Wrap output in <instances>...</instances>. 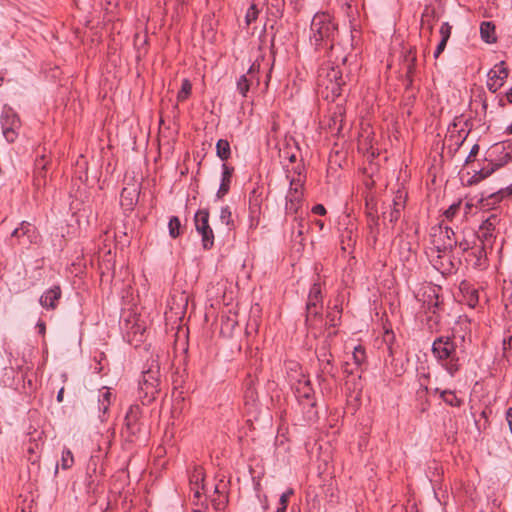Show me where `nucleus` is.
I'll use <instances>...</instances> for the list:
<instances>
[{
  "label": "nucleus",
  "mask_w": 512,
  "mask_h": 512,
  "mask_svg": "<svg viewBox=\"0 0 512 512\" xmlns=\"http://www.w3.org/2000/svg\"><path fill=\"white\" fill-rule=\"evenodd\" d=\"M219 219L221 223L225 224L228 229L233 225L232 211L228 205H225L220 210Z\"/></svg>",
  "instance_id": "37"
},
{
  "label": "nucleus",
  "mask_w": 512,
  "mask_h": 512,
  "mask_svg": "<svg viewBox=\"0 0 512 512\" xmlns=\"http://www.w3.org/2000/svg\"><path fill=\"white\" fill-rule=\"evenodd\" d=\"M467 136L468 132L464 130H460L457 132L451 131L447 138V141L449 142V148L451 149L452 147H454V151L456 152L463 145Z\"/></svg>",
  "instance_id": "27"
},
{
  "label": "nucleus",
  "mask_w": 512,
  "mask_h": 512,
  "mask_svg": "<svg viewBox=\"0 0 512 512\" xmlns=\"http://www.w3.org/2000/svg\"><path fill=\"white\" fill-rule=\"evenodd\" d=\"M138 390H139V397H141V394H142V392H143V387H142V386H140Z\"/></svg>",
  "instance_id": "64"
},
{
  "label": "nucleus",
  "mask_w": 512,
  "mask_h": 512,
  "mask_svg": "<svg viewBox=\"0 0 512 512\" xmlns=\"http://www.w3.org/2000/svg\"><path fill=\"white\" fill-rule=\"evenodd\" d=\"M288 370V381L291 384H310L301 372V367L296 362H289L286 366Z\"/></svg>",
  "instance_id": "25"
},
{
  "label": "nucleus",
  "mask_w": 512,
  "mask_h": 512,
  "mask_svg": "<svg viewBox=\"0 0 512 512\" xmlns=\"http://www.w3.org/2000/svg\"><path fill=\"white\" fill-rule=\"evenodd\" d=\"M374 132L369 123H361V131L358 135V151L368 152L372 148Z\"/></svg>",
  "instance_id": "17"
},
{
  "label": "nucleus",
  "mask_w": 512,
  "mask_h": 512,
  "mask_svg": "<svg viewBox=\"0 0 512 512\" xmlns=\"http://www.w3.org/2000/svg\"><path fill=\"white\" fill-rule=\"evenodd\" d=\"M160 381L161 372L158 356H152L151 359L148 360L143 367L142 380L139 382V384H153L154 382L158 383Z\"/></svg>",
  "instance_id": "14"
},
{
  "label": "nucleus",
  "mask_w": 512,
  "mask_h": 512,
  "mask_svg": "<svg viewBox=\"0 0 512 512\" xmlns=\"http://www.w3.org/2000/svg\"><path fill=\"white\" fill-rule=\"evenodd\" d=\"M138 194L135 189L123 188L120 194L121 204L128 206L130 209L137 201Z\"/></svg>",
  "instance_id": "31"
},
{
  "label": "nucleus",
  "mask_w": 512,
  "mask_h": 512,
  "mask_svg": "<svg viewBox=\"0 0 512 512\" xmlns=\"http://www.w3.org/2000/svg\"><path fill=\"white\" fill-rule=\"evenodd\" d=\"M303 166L298 165L294 168V173L297 176L290 178V188L286 195V213L296 214L301 207L303 199V184L305 176L303 175Z\"/></svg>",
  "instance_id": "4"
},
{
  "label": "nucleus",
  "mask_w": 512,
  "mask_h": 512,
  "mask_svg": "<svg viewBox=\"0 0 512 512\" xmlns=\"http://www.w3.org/2000/svg\"><path fill=\"white\" fill-rule=\"evenodd\" d=\"M488 250L491 248L477 242V244L465 254L466 262L475 269L483 270L488 266Z\"/></svg>",
  "instance_id": "10"
},
{
  "label": "nucleus",
  "mask_w": 512,
  "mask_h": 512,
  "mask_svg": "<svg viewBox=\"0 0 512 512\" xmlns=\"http://www.w3.org/2000/svg\"><path fill=\"white\" fill-rule=\"evenodd\" d=\"M504 133L507 135H512V123L506 127Z\"/></svg>",
  "instance_id": "56"
},
{
  "label": "nucleus",
  "mask_w": 512,
  "mask_h": 512,
  "mask_svg": "<svg viewBox=\"0 0 512 512\" xmlns=\"http://www.w3.org/2000/svg\"><path fill=\"white\" fill-rule=\"evenodd\" d=\"M95 360L97 361V366L95 367V369L98 372L103 371L105 367L108 365V360L104 352H99V354L95 356Z\"/></svg>",
  "instance_id": "45"
},
{
  "label": "nucleus",
  "mask_w": 512,
  "mask_h": 512,
  "mask_svg": "<svg viewBox=\"0 0 512 512\" xmlns=\"http://www.w3.org/2000/svg\"><path fill=\"white\" fill-rule=\"evenodd\" d=\"M251 85L248 76L242 75L237 81V90L243 97H246Z\"/></svg>",
  "instance_id": "40"
},
{
  "label": "nucleus",
  "mask_w": 512,
  "mask_h": 512,
  "mask_svg": "<svg viewBox=\"0 0 512 512\" xmlns=\"http://www.w3.org/2000/svg\"><path fill=\"white\" fill-rule=\"evenodd\" d=\"M316 224H317L321 229H322V228H323V226H324V223H323V221H321V220H317V221H316Z\"/></svg>",
  "instance_id": "63"
},
{
  "label": "nucleus",
  "mask_w": 512,
  "mask_h": 512,
  "mask_svg": "<svg viewBox=\"0 0 512 512\" xmlns=\"http://www.w3.org/2000/svg\"><path fill=\"white\" fill-rule=\"evenodd\" d=\"M153 396H148V392H145V400L142 401L143 404H148L152 401Z\"/></svg>",
  "instance_id": "55"
},
{
  "label": "nucleus",
  "mask_w": 512,
  "mask_h": 512,
  "mask_svg": "<svg viewBox=\"0 0 512 512\" xmlns=\"http://www.w3.org/2000/svg\"><path fill=\"white\" fill-rule=\"evenodd\" d=\"M312 212L316 215L324 216L327 211L326 208L322 204H316L312 207Z\"/></svg>",
  "instance_id": "48"
},
{
  "label": "nucleus",
  "mask_w": 512,
  "mask_h": 512,
  "mask_svg": "<svg viewBox=\"0 0 512 512\" xmlns=\"http://www.w3.org/2000/svg\"><path fill=\"white\" fill-rule=\"evenodd\" d=\"M136 420H137V416L134 414L133 409L130 408L129 412L126 414L125 422H126L127 429L131 433H135V431H136V427H135Z\"/></svg>",
  "instance_id": "44"
},
{
  "label": "nucleus",
  "mask_w": 512,
  "mask_h": 512,
  "mask_svg": "<svg viewBox=\"0 0 512 512\" xmlns=\"http://www.w3.org/2000/svg\"><path fill=\"white\" fill-rule=\"evenodd\" d=\"M259 71H260V64L253 63L250 68L248 69L247 73L245 75L248 76L249 82L253 85L254 83L256 85L259 84Z\"/></svg>",
  "instance_id": "39"
},
{
  "label": "nucleus",
  "mask_w": 512,
  "mask_h": 512,
  "mask_svg": "<svg viewBox=\"0 0 512 512\" xmlns=\"http://www.w3.org/2000/svg\"><path fill=\"white\" fill-rule=\"evenodd\" d=\"M63 394H64V387H61V389L57 393V401L58 402L63 401Z\"/></svg>",
  "instance_id": "53"
},
{
  "label": "nucleus",
  "mask_w": 512,
  "mask_h": 512,
  "mask_svg": "<svg viewBox=\"0 0 512 512\" xmlns=\"http://www.w3.org/2000/svg\"><path fill=\"white\" fill-rule=\"evenodd\" d=\"M169 235L176 239L181 235V222L177 216H172L168 223Z\"/></svg>",
  "instance_id": "35"
},
{
  "label": "nucleus",
  "mask_w": 512,
  "mask_h": 512,
  "mask_svg": "<svg viewBox=\"0 0 512 512\" xmlns=\"http://www.w3.org/2000/svg\"><path fill=\"white\" fill-rule=\"evenodd\" d=\"M435 393H439L440 397L450 406L459 407L462 404V399L459 398L454 391L440 390L438 387L434 389Z\"/></svg>",
  "instance_id": "29"
},
{
  "label": "nucleus",
  "mask_w": 512,
  "mask_h": 512,
  "mask_svg": "<svg viewBox=\"0 0 512 512\" xmlns=\"http://www.w3.org/2000/svg\"><path fill=\"white\" fill-rule=\"evenodd\" d=\"M460 207H461V200H459L458 202L456 203H453L451 204L448 209L445 210L444 212V217L448 220V221H452L453 218L456 216V214L459 212L460 210Z\"/></svg>",
  "instance_id": "43"
},
{
  "label": "nucleus",
  "mask_w": 512,
  "mask_h": 512,
  "mask_svg": "<svg viewBox=\"0 0 512 512\" xmlns=\"http://www.w3.org/2000/svg\"><path fill=\"white\" fill-rule=\"evenodd\" d=\"M451 30H452V27L449 25L448 22L442 23L440 30H439V33L441 35V40L448 42V40L451 36Z\"/></svg>",
  "instance_id": "46"
},
{
  "label": "nucleus",
  "mask_w": 512,
  "mask_h": 512,
  "mask_svg": "<svg viewBox=\"0 0 512 512\" xmlns=\"http://www.w3.org/2000/svg\"><path fill=\"white\" fill-rule=\"evenodd\" d=\"M2 132L8 142H14L17 137L16 129L19 127V119L11 110L3 112L1 118Z\"/></svg>",
  "instance_id": "13"
},
{
  "label": "nucleus",
  "mask_w": 512,
  "mask_h": 512,
  "mask_svg": "<svg viewBox=\"0 0 512 512\" xmlns=\"http://www.w3.org/2000/svg\"><path fill=\"white\" fill-rule=\"evenodd\" d=\"M259 9L255 3H252L249 8L247 9L246 15H245V21L247 25H250L254 21L257 20L259 15Z\"/></svg>",
  "instance_id": "41"
},
{
  "label": "nucleus",
  "mask_w": 512,
  "mask_h": 512,
  "mask_svg": "<svg viewBox=\"0 0 512 512\" xmlns=\"http://www.w3.org/2000/svg\"><path fill=\"white\" fill-rule=\"evenodd\" d=\"M216 154L222 161H226L231 157L230 143L226 139H219L217 141Z\"/></svg>",
  "instance_id": "32"
},
{
  "label": "nucleus",
  "mask_w": 512,
  "mask_h": 512,
  "mask_svg": "<svg viewBox=\"0 0 512 512\" xmlns=\"http://www.w3.org/2000/svg\"><path fill=\"white\" fill-rule=\"evenodd\" d=\"M349 217H350V216H349V214H346V215L343 217V219H342L343 224H347V223H348V221H349Z\"/></svg>",
  "instance_id": "60"
},
{
  "label": "nucleus",
  "mask_w": 512,
  "mask_h": 512,
  "mask_svg": "<svg viewBox=\"0 0 512 512\" xmlns=\"http://www.w3.org/2000/svg\"><path fill=\"white\" fill-rule=\"evenodd\" d=\"M318 85L319 86L326 85L325 80L322 78V74L321 73L318 76Z\"/></svg>",
  "instance_id": "57"
},
{
  "label": "nucleus",
  "mask_w": 512,
  "mask_h": 512,
  "mask_svg": "<svg viewBox=\"0 0 512 512\" xmlns=\"http://www.w3.org/2000/svg\"><path fill=\"white\" fill-rule=\"evenodd\" d=\"M62 292L59 286H54L47 291H45L40 299L39 302L41 306L45 309H55L58 305V301L61 298Z\"/></svg>",
  "instance_id": "19"
},
{
  "label": "nucleus",
  "mask_w": 512,
  "mask_h": 512,
  "mask_svg": "<svg viewBox=\"0 0 512 512\" xmlns=\"http://www.w3.org/2000/svg\"><path fill=\"white\" fill-rule=\"evenodd\" d=\"M505 97L509 103H512V87L506 92Z\"/></svg>",
  "instance_id": "54"
},
{
  "label": "nucleus",
  "mask_w": 512,
  "mask_h": 512,
  "mask_svg": "<svg viewBox=\"0 0 512 512\" xmlns=\"http://www.w3.org/2000/svg\"><path fill=\"white\" fill-rule=\"evenodd\" d=\"M336 87H338V83L330 81V88L332 92H335Z\"/></svg>",
  "instance_id": "58"
},
{
  "label": "nucleus",
  "mask_w": 512,
  "mask_h": 512,
  "mask_svg": "<svg viewBox=\"0 0 512 512\" xmlns=\"http://www.w3.org/2000/svg\"><path fill=\"white\" fill-rule=\"evenodd\" d=\"M439 235L442 239V243L436 245L437 253L445 254L447 252H454L457 249L458 236L455 234L452 228L440 224Z\"/></svg>",
  "instance_id": "11"
},
{
  "label": "nucleus",
  "mask_w": 512,
  "mask_h": 512,
  "mask_svg": "<svg viewBox=\"0 0 512 512\" xmlns=\"http://www.w3.org/2000/svg\"><path fill=\"white\" fill-rule=\"evenodd\" d=\"M74 463V457L70 449L64 448L61 456V467L66 470L72 467Z\"/></svg>",
  "instance_id": "38"
},
{
  "label": "nucleus",
  "mask_w": 512,
  "mask_h": 512,
  "mask_svg": "<svg viewBox=\"0 0 512 512\" xmlns=\"http://www.w3.org/2000/svg\"><path fill=\"white\" fill-rule=\"evenodd\" d=\"M323 309L322 290L319 283L315 282L310 288L306 303L308 316H317Z\"/></svg>",
  "instance_id": "12"
},
{
  "label": "nucleus",
  "mask_w": 512,
  "mask_h": 512,
  "mask_svg": "<svg viewBox=\"0 0 512 512\" xmlns=\"http://www.w3.org/2000/svg\"><path fill=\"white\" fill-rule=\"evenodd\" d=\"M192 84L188 79H183L181 83V89L177 94V100L179 102L185 101L191 94Z\"/></svg>",
  "instance_id": "36"
},
{
  "label": "nucleus",
  "mask_w": 512,
  "mask_h": 512,
  "mask_svg": "<svg viewBox=\"0 0 512 512\" xmlns=\"http://www.w3.org/2000/svg\"><path fill=\"white\" fill-rule=\"evenodd\" d=\"M331 74H332L333 78H335V79H336V78H337L338 71H337V70H335L334 68H332V69H331Z\"/></svg>",
  "instance_id": "62"
},
{
  "label": "nucleus",
  "mask_w": 512,
  "mask_h": 512,
  "mask_svg": "<svg viewBox=\"0 0 512 512\" xmlns=\"http://www.w3.org/2000/svg\"><path fill=\"white\" fill-rule=\"evenodd\" d=\"M395 343V334L392 329L384 328V332L382 335V344L385 346V349L389 356H393V346Z\"/></svg>",
  "instance_id": "33"
},
{
  "label": "nucleus",
  "mask_w": 512,
  "mask_h": 512,
  "mask_svg": "<svg viewBox=\"0 0 512 512\" xmlns=\"http://www.w3.org/2000/svg\"><path fill=\"white\" fill-rule=\"evenodd\" d=\"M480 147L478 144H474L469 152L468 157L465 160V163H469L473 157H475L479 153Z\"/></svg>",
  "instance_id": "47"
},
{
  "label": "nucleus",
  "mask_w": 512,
  "mask_h": 512,
  "mask_svg": "<svg viewBox=\"0 0 512 512\" xmlns=\"http://www.w3.org/2000/svg\"><path fill=\"white\" fill-rule=\"evenodd\" d=\"M432 352L443 362L450 375H454L460 368L459 351L454 337L440 336L433 341Z\"/></svg>",
  "instance_id": "1"
},
{
  "label": "nucleus",
  "mask_w": 512,
  "mask_h": 512,
  "mask_svg": "<svg viewBox=\"0 0 512 512\" xmlns=\"http://www.w3.org/2000/svg\"><path fill=\"white\" fill-rule=\"evenodd\" d=\"M509 70L504 61H500L491 68L487 74V88L490 92L496 93L506 82Z\"/></svg>",
  "instance_id": "9"
},
{
  "label": "nucleus",
  "mask_w": 512,
  "mask_h": 512,
  "mask_svg": "<svg viewBox=\"0 0 512 512\" xmlns=\"http://www.w3.org/2000/svg\"><path fill=\"white\" fill-rule=\"evenodd\" d=\"M423 309L425 319L423 320L431 332H437L441 328L442 323V301L435 287L428 286L423 293Z\"/></svg>",
  "instance_id": "2"
},
{
  "label": "nucleus",
  "mask_w": 512,
  "mask_h": 512,
  "mask_svg": "<svg viewBox=\"0 0 512 512\" xmlns=\"http://www.w3.org/2000/svg\"><path fill=\"white\" fill-rule=\"evenodd\" d=\"M11 236L17 238L19 244L22 245L33 243L37 239L35 227L26 221H23L19 227L15 228Z\"/></svg>",
  "instance_id": "15"
},
{
  "label": "nucleus",
  "mask_w": 512,
  "mask_h": 512,
  "mask_svg": "<svg viewBox=\"0 0 512 512\" xmlns=\"http://www.w3.org/2000/svg\"><path fill=\"white\" fill-rule=\"evenodd\" d=\"M234 172V168L228 166L227 164L222 165V175H221V183L219 189L216 193V198H223L230 190L232 175Z\"/></svg>",
  "instance_id": "21"
},
{
  "label": "nucleus",
  "mask_w": 512,
  "mask_h": 512,
  "mask_svg": "<svg viewBox=\"0 0 512 512\" xmlns=\"http://www.w3.org/2000/svg\"><path fill=\"white\" fill-rule=\"evenodd\" d=\"M500 222L497 214H490L485 220L482 221L478 230L475 233L477 241L489 248H493L496 240V227Z\"/></svg>",
  "instance_id": "8"
},
{
  "label": "nucleus",
  "mask_w": 512,
  "mask_h": 512,
  "mask_svg": "<svg viewBox=\"0 0 512 512\" xmlns=\"http://www.w3.org/2000/svg\"><path fill=\"white\" fill-rule=\"evenodd\" d=\"M210 213L208 209H199L194 215V225L201 236V243L205 250L214 246V232L209 223Z\"/></svg>",
  "instance_id": "6"
},
{
  "label": "nucleus",
  "mask_w": 512,
  "mask_h": 512,
  "mask_svg": "<svg viewBox=\"0 0 512 512\" xmlns=\"http://www.w3.org/2000/svg\"><path fill=\"white\" fill-rule=\"evenodd\" d=\"M405 206V199L402 194H398L393 199V207L389 212H383L384 218H388L389 222L395 224L401 217V213Z\"/></svg>",
  "instance_id": "22"
},
{
  "label": "nucleus",
  "mask_w": 512,
  "mask_h": 512,
  "mask_svg": "<svg viewBox=\"0 0 512 512\" xmlns=\"http://www.w3.org/2000/svg\"><path fill=\"white\" fill-rule=\"evenodd\" d=\"M450 253H438L437 259L434 260V267L442 274H451L455 270Z\"/></svg>",
  "instance_id": "23"
},
{
  "label": "nucleus",
  "mask_w": 512,
  "mask_h": 512,
  "mask_svg": "<svg viewBox=\"0 0 512 512\" xmlns=\"http://www.w3.org/2000/svg\"><path fill=\"white\" fill-rule=\"evenodd\" d=\"M477 242V237L473 231H470L468 233L463 232L462 237H458L457 239L456 250L465 255L477 244Z\"/></svg>",
  "instance_id": "24"
},
{
  "label": "nucleus",
  "mask_w": 512,
  "mask_h": 512,
  "mask_svg": "<svg viewBox=\"0 0 512 512\" xmlns=\"http://www.w3.org/2000/svg\"><path fill=\"white\" fill-rule=\"evenodd\" d=\"M480 35L486 43L495 42V25L489 21L482 22L480 25Z\"/></svg>",
  "instance_id": "28"
},
{
  "label": "nucleus",
  "mask_w": 512,
  "mask_h": 512,
  "mask_svg": "<svg viewBox=\"0 0 512 512\" xmlns=\"http://www.w3.org/2000/svg\"><path fill=\"white\" fill-rule=\"evenodd\" d=\"M505 197L504 191L501 189L486 196L482 194L481 198L478 200V206L482 210H493L496 209Z\"/></svg>",
  "instance_id": "20"
},
{
  "label": "nucleus",
  "mask_w": 512,
  "mask_h": 512,
  "mask_svg": "<svg viewBox=\"0 0 512 512\" xmlns=\"http://www.w3.org/2000/svg\"><path fill=\"white\" fill-rule=\"evenodd\" d=\"M495 168L488 162V164L476 171L474 175L469 179V184H478L482 180L486 179L495 172Z\"/></svg>",
  "instance_id": "30"
},
{
  "label": "nucleus",
  "mask_w": 512,
  "mask_h": 512,
  "mask_svg": "<svg viewBox=\"0 0 512 512\" xmlns=\"http://www.w3.org/2000/svg\"><path fill=\"white\" fill-rule=\"evenodd\" d=\"M352 239V230H349L347 227L345 228V232L342 234L341 238V250L343 253H346L348 258L350 259L352 257V251L349 250L351 247V241Z\"/></svg>",
  "instance_id": "34"
},
{
  "label": "nucleus",
  "mask_w": 512,
  "mask_h": 512,
  "mask_svg": "<svg viewBox=\"0 0 512 512\" xmlns=\"http://www.w3.org/2000/svg\"><path fill=\"white\" fill-rule=\"evenodd\" d=\"M487 161L498 170L512 161V141H502L492 145Z\"/></svg>",
  "instance_id": "7"
},
{
  "label": "nucleus",
  "mask_w": 512,
  "mask_h": 512,
  "mask_svg": "<svg viewBox=\"0 0 512 512\" xmlns=\"http://www.w3.org/2000/svg\"><path fill=\"white\" fill-rule=\"evenodd\" d=\"M289 161L290 162H295L296 161V155L295 154H291L289 157H288Z\"/></svg>",
  "instance_id": "61"
},
{
  "label": "nucleus",
  "mask_w": 512,
  "mask_h": 512,
  "mask_svg": "<svg viewBox=\"0 0 512 512\" xmlns=\"http://www.w3.org/2000/svg\"><path fill=\"white\" fill-rule=\"evenodd\" d=\"M294 490L288 489L286 492H284L279 499V507L277 508L276 512H286L288 501L291 495H293Z\"/></svg>",
  "instance_id": "42"
},
{
  "label": "nucleus",
  "mask_w": 512,
  "mask_h": 512,
  "mask_svg": "<svg viewBox=\"0 0 512 512\" xmlns=\"http://www.w3.org/2000/svg\"><path fill=\"white\" fill-rule=\"evenodd\" d=\"M212 504H213V507L216 509V510H222L225 506V503L224 501H217L216 499H213L212 500Z\"/></svg>",
  "instance_id": "50"
},
{
  "label": "nucleus",
  "mask_w": 512,
  "mask_h": 512,
  "mask_svg": "<svg viewBox=\"0 0 512 512\" xmlns=\"http://www.w3.org/2000/svg\"><path fill=\"white\" fill-rule=\"evenodd\" d=\"M262 199L256 190H253L249 197V218L250 227L256 228L259 224V215L261 212Z\"/></svg>",
  "instance_id": "18"
},
{
  "label": "nucleus",
  "mask_w": 512,
  "mask_h": 512,
  "mask_svg": "<svg viewBox=\"0 0 512 512\" xmlns=\"http://www.w3.org/2000/svg\"><path fill=\"white\" fill-rule=\"evenodd\" d=\"M501 190L504 191L506 197L512 195V184Z\"/></svg>",
  "instance_id": "52"
},
{
  "label": "nucleus",
  "mask_w": 512,
  "mask_h": 512,
  "mask_svg": "<svg viewBox=\"0 0 512 512\" xmlns=\"http://www.w3.org/2000/svg\"><path fill=\"white\" fill-rule=\"evenodd\" d=\"M447 41L440 40L439 44L437 45L435 51H434V57L438 58L440 54L444 51L446 47Z\"/></svg>",
  "instance_id": "49"
},
{
  "label": "nucleus",
  "mask_w": 512,
  "mask_h": 512,
  "mask_svg": "<svg viewBox=\"0 0 512 512\" xmlns=\"http://www.w3.org/2000/svg\"><path fill=\"white\" fill-rule=\"evenodd\" d=\"M498 105L502 108L505 107V105H506L505 100L503 98H499Z\"/></svg>",
  "instance_id": "59"
},
{
  "label": "nucleus",
  "mask_w": 512,
  "mask_h": 512,
  "mask_svg": "<svg viewBox=\"0 0 512 512\" xmlns=\"http://www.w3.org/2000/svg\"><path fill=\"white\" fill-rule=\"evenodd\" d=\"M310 40L317 47L324 41L334 39L337 33V26L333 22L332 17L328 13H317L311 21Z\"/></svg>",
  "instance_id": "3"
},
{
  "label": "nucleus",
  "mask_w": 512,
  "mask_h": 512,
  "mask_svg": "<svg viewBox=\"0 0 512 512\" xmlns=\"http://www.w3.org/2000/svg\"><path fill=\"white\" fill-rule=\"evenodd\" d=\"M354 365L357 366L354 368V373L356 370L360 369L358 379L360 381H368L369 379L366 376L367 355L365 348L362 345L354 346Z\"/></svg>",
  "instance_id": "16"
},
{
  "label": "nucleus",
  "mask_w": 512,
  "mask_h": 512,
  "mask_svg": "<svg viewBox=\"0 0 512 512\" xmlns=\"http://www.w3.org/2000/svg\"><path fill=\"white\" fill-rule=\"evenodd\" d=\"M294 395L302 408L304 419L309 423L315 422L318 419V411L313 386H295Z\"/></svg>",
  "instance_id": "5"
},
{
  "label": "nucleus",
  "mask_w": 512,
  "mask_h": 512,
  "mask_svg": "<svg viewBox=\"0 0 512 512\" xmlns=\"http://www.w3.org/2000/svg\"><path fill=\"white\" fill-rule=\"evenodd\" d=\"M283 4H284V0H272V4L271 5L273 7H276L277 10H279L280 7L283 6Z\"/></svg>",
  "instance_id": "51"
},
{
  "label": "nucleus",
  "mask_w": 512,
  "mask_h": 512,
  "mask_svg": "<svg viewBox=\"0 0 512 512\" xmlns=\"http://www.w3.org/2000/svg\"><path fill=\"white\" fill-rule=\"evenodd\" d=\"M114 398L115 396L111 392L109 386H102V388L99 389L98 403L99 409L103 412V414L108 411L109 406Z\"/></svg>",
  "instance_id": "26"
}]
</instances>
